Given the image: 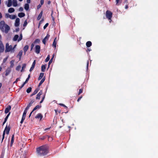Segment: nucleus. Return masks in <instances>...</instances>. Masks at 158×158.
I'll use <instances>...</instances> for the list:
<instances>
[{
  "label": "nucleus",
  "mask_w": 158,
  "mask_h": 158,
  "mask_svg": "<svg viewBox=\"0 0 158 158\" xmlns=\"http://www.w3.org/2000/svg\"><path fill=\"white\" fill-rule=\"evenodd\" d=\"M49 150L48 147L43 145L36 148V152L38 156H44L48 154Z\"/></svg>",
  "instance_id": "nucleus-1"
},
{
  "label": "nucleus",
  "mask_w": 158,
  "mask_h": 158,
  "mask_svg": "<svg viewBox=\"0 0 158 158\" xmlns=\"http://www.w3.org/2000/svg\"><path fill=\"white\" fill-rule=\"evenodd\" d=\"M10 26L6 24L3 20L0 22V30L2 32H4L5 33L7 34L10 30Z\"/></svg>",
  "instance_id": "nucleus-2"
},
{
  "label": "nucleus",
  "mask_w": 158,
  "mask_h": 158,
  "mask_svg": "<svg viewBox=\"0 0 158 158\" xmlns=\"http://www.w3.org/2000/svg\"><path fill=\"white\" fill-rule=\"evenodd\" d=\"M10 130V127L9 126L7 127V125H6L3 132L2 142L4 138V136L5 134V132H6V134L8 135L9 134Z\"/></svg>",
  "instance_id": "nucleus-3"
},
{
  "label": "nucleus",
  "mask_w": 158,
  "mask_h": 158,
  "mask_svg": "<svg viewBox=\"0 0 158 158\" xmlns=\"http://www.w3.org/2000/svg\"><path fill=\"white\" fill-rule=\"evenodd\" d=\"M13 51L12 46L11 45L9 46L8 43H6V45L5 52H8L11 51V52H12Z\"/></svg>",
  "instance_id": "nucleus-4"
},
{
  "label": "nucleus",
  "mask_w": 158,
  "mask_h": 158,
  "mask_svg": "<svg viewBox=\"0 0 158 158\" xmlns=\"http://www.w3.org/2000/svg\"><path fill=\"white\" fill-rule=\"evenodd\" d=\"M112 13L110 10H107L106 12V18L109 20L111 21L112 17Z\"/></svg>",
  "instance_id": "nucleus-5"
},
{
  "label": "nucleus",
  "mask_w": 158,
  "mask_h": 158,
  "mask_svg": "<svg viewBox=\"0 0 158 158\" xmlns=\"http://www.w3.org/2000/svg\"><path fill=\"white\" fill-rule=\"evenodd\" d=\"M2 36L0 34V52H3L4 50V47L3 44L1 40Z\"/></svg>",
  "instance_id": "nucleus-6"
},
{
  "label": "nucleus",
  "mask_w": 158,
  "mask_h": 158,
  "mask_svg": "<svg viewBox=\"0 0 158 158\" xmlns=\"http://www.w3.org/2000/svg\"><path fill=\"white\" fill-rule=\"evenodd\" d=\"M40 47L39 45H37L35 47V52L37 54H39L40 52Z\"/></svg>",
  "instance_id": "nucleus-7"
},
{
  "label": "nucleus",
  "mask_w": 158,
  "mask_h": 158,
  "mask_svg": "<svg viewBox=\"0 0 158 158\" xmlns=\"http://www.w3.org/2000/svg\"><path fill=\"white\" fill-rule=\"evenodd\" d=\"M49 37H50V35L48 34H47V35L43 40L42 42L44 44H46V41H47L48 40Z\"/></svg>",
  "instance_id": "nucleus-8"
},
{
  "label": "nucleus",
  "mask_w": 158,
  "mask_h": 158,
  "mask_svg": "<svg viewBox=\"0 0 158 158\" xmlns=\"http://www.w3.org/2000/svg\"><path fill=\"white\" fill-rule=\"evenodd\" d=\"M20 19L19 18H17L15 20V27H17L19 25Z\"/></svg>",
  "instance_id": "nucleus-9"
},
{
  "label": "nucleus",
  "mask_w": 158,
  "mask_h": 158,
  "mask_svg": "<svg viewBox=\"0 0 158 158\" xmlns=\"http://www.w3.org/2000/svg\"><path fill=\"white\" fill-rule=\"evenodd\" d=\"M11 109V106L9 105L5 109V114H7L8 112H9L10 110Z\"/></svg>",
  "instance_id": "nucleus-10"
},
{
  "label": "nucleus",
  "mask_w": 158,
  "mask_h": 158,
  "mask_svg": "<svg viewBox=\"0 0 158 158\" xmlns=\"http://www.w3.org/2000/svg\"><path fill=\"white\" fill-rule=\"evenodd\" d=\"M35 118H40V120H41L43 118V116L41 113H39L36 115Z\"/></svg>",
  "instance_id": "nucleus-11"
},
{
  "label": "nucleus",
  "mask_w": 158,
  "mask_h": 158,
  "mask_svg": "<svg viewBox=\"0 0 158 158\" xmlns=\"http://www.w3.org/2000/svg\"><path fill=\"white\" fill-rule=\"evenodd\" d=\"M43 94V92L41 90L39 92V93L37 94V96L36 97V99H40V96L41 95Z\"/></svg>",
  "instance_id": "nucleus-12"
},
{
  "label": "nucleus",
  "mask_w": 158,
  "mask_h": 158,
  "mask_svg": "<svg viewBox=\"0 0 158 158\" xmlns=\"http://www.w3.org/2000/svg\"><path fill=\"white\" fill-rule=\"evenodd\" d=\"M11 69L10 68H8L5 71V76H8L9 75V74L11 72Z\"/></svg>",
  "instance_id": "nucleus-13"
},
{
  "label": "nucleus",
  "mask_w": 158,
  "mask_h": 158,
  "mask_svg": "<svg viewBox=\"0 0 158 158\" xmlns=\"http://www.w3.org/2000/svg\"><path fill=\"white\" fill-rule=\"evenodd\" d=\"M23 52L22 50H20L19 52L18 55H17V57H19V60H20L21 57L22 55V54H23Z\"/></svg>",
  "instance_id": "nucleus-14"
},
{
  "label": "nucleus",
  "mask_w": 158,
  "mask_h": 158,
  "mask_svg": "<svg viewBox=\"0 0 158 158\" xmlns=\"http://www.w3.org/2000/svg\"><path fill=\"white\" fill-rule=\"evenodd\" d=\"M39 88H37L33 92V93L31 94V96H32L34 95H35L36 94L38 91L39 90Z\"/></svg>",
  "instance_id": "nucleus-15"
},
{
  "label": "nucleus",
  "mask_w": 158,
  "mask_h": 158,
  "mask_svg": "<svg viewBox=\"0 0 158 158\" xmlns=\"http://www.w3.org/2000/svg\"><path fill=\"white\" fill-rule=\"evenodd\" d=\"M92 42L90 41H87L86 44V46L87 47H90L92 45Z\"/></svg>",
  "instance_id": "nucleus-16"
},
{
  "label": "nucleus",
  "mask_w": 158,
  "mask_h": 158,
  "mask_svg": "<svg viewBox=\"0 0 158 158\" xmlns=\"http://www.w3.org/2000/svg\"><path fill=\"white\" fill-rule=\"evenodd\" d=\"M42 14H43V12H42V11H41L40 12V13L38 15L37 17V20H40V19H41V18L42 16Z\"/></svg>",
  "instance_id": "nucleus-17"
},
{
  "label": "nucleus",
  "mask_w": 158,
  "mask_h": 158,
  "mask_svg": "<svg viewBox=\"0 0 158 158\" xmlns=\"http://www.w3.org/2000/svg\"><path fill=\"white\" fill-rule=\"evenodd\" d=\"M18 16L20 18H22L25 16V14L23 12H20L19 13Z\"/></svg>",
  "instance_id": "nucleus-18"
},
{
  "label": "nucleus",
  "mask_w": 158,
  "mask_h": 158,
  "mask_svg": "<svg viewBox=\"0 0 158 158\" xmlns=\"http://www.w3.org/2000/svg\"><path fill=\"white\" fill-rule=\"evenodd\" d=\"M46 65H42L41 66V71L44 72L45 71Z\"/></svg>",
  "instance_id": "nucleus-19"
},
{
  "label": "nucleus",
  "mask_w": 158,
  "mask_h": 158,
  "mask_svg": "<svg viewBox=\"0 0 158 158\" xmlns=\"http://www.w3.org/2000/svg\"><path fill=\"white\" fill-rule=\"evenodd\" d=\"M45 80V77H44L42 79V80L40 81V83H39V84L38 85V87H40V86L44 82Z\"/></svg>",
  "instance_id": "nucleus-20"
},
{
  "label": "nucleus",
  "mask_w": 158,
  "mask_h": 158,
  "mask_svg": "<svg viewBox=\"0 0 158 158\" xmlns=\"http://www.w3.org/2000/svg\"><path fill=\"white\" fill-rule=\"evenodd\" d=\"M14 134H13L11 137V143H10V146H12L14 142Z\"/></svg>",
  "instance_id": "nucleus-21"
},
{
  "label": "nucleus",
  "mask_w": 158,
  "mask_h": 158,
  "mask_svg": "<svg viewBox=\"0 0 158 158\" xmlns=\"http://www.w3.org/2000/svg\"><path fill=\"white\" fill-rule=\"evenodd\" d=\"M12 5V2L11 0H8V3L7 4V6L8 7H10Z\"/></svg>",
  "instance_id": "nucleus-22"
},
{
  "label": "nucleus",
  "mask_w": 158,
  "mask_h": 158,
  "mask_svg": "<svg viewBox=\"0 0 158 158\" xmlns=\"http://www.w3.org/2000/svg\"><path fill=\"white\" fill-rule=\"evenodd\" d=\"M28 47H29L27 45H26L24 47L23 50L24 52H26L27 51L28 49Z\"/></svg>",
  "instance_id": "nucleus-23"
},
{
  "label": "nucleus",
  "mask_w": 158,
  "mask_h": 158,
  "mask_svg": "<svg viewBox=\"0 0 158 158\" xmlns=\"http://www.w3.org/2000/svg\"><path fill=\"white\" fill-rule=\"evenodd\" d=\"M56 38L53 42V44H52V46L54 47L55 48H56Z\"/></svg>",
  "instance_id": "nucleus-24"
},
{
  "label": "nucleus",
  "mask_w": 158,
  "mask_h": 158,
  "mask_svg": "<svg viewBox=\"0 0 158 158\" xmlns=\"http://www.w3.org/2000/svg\"><path fill=\"white\" fill-rule=\"evenodd\" d=\"M24 9H25L27 10L29 9V5L28 3H26L24 5Z\"/></svg>",
  "instance_id": "nucleus-25"
},
{
  "label": "nucleus",
  "mask_w": 158,
  "mask_h": 158,
  "mask_svg": "<svg viewBox=\"0 0 158 158\" xmlns=\"http://www.w3.org/2000/svg\"><path fill=\"white\" fill-rule=\"evenodd\" d=\"M44 75V73H41L40 74V76L38 78V80H41L43 77Z\"/></svg>",
  "instance_id": "nucleus-26"
},
{
  "label": "nucleus",
  "mask_w": 158,
  "mask_h": 158,
  "mask_svg": "<svg viewBox=\"0 0 158 158\" xmlns=\"http://www.w3.org/2000/svg\"><path fill=\"white\" fill-rule=\"evenodd\" d=\"M41 107V106H40L39 105H37L35 107L34 109H33L32 112H33L34 111L36 110L37 109H39Z\"/></svg>",
  "instance_id": "nucleus-27"
},
{
  "label": "nucleus",
  "mask_w": 158,
  "mask_h": 158,
  "mask_svg": "<svg viewBox=\"0 0 158 158\" xmlns=\"http://www.w3.org/2000/svg\"><path fill=\"white\" fill-rule=\"evenodd\" d=\"M15 11V9L14 8H10L8 10V12L10 13H12Z\"/></svg>",
  "instance_id": "nucleus-28"
},
{
  "label": "nucleus",
  "mask_w": 158,
  "mask_h": 158,
  "mask_svg": "<svg viewBox=\"0 0 158 158\" xmlns=\"http://www.w3.org/2000/svg\"><path fill=\"white\" fill-rule=\"evenodd\" d=\"M13 5L14 6H16L17 5V3L16 0H13Z\"/></svg>",
  "instance_id": "nucleus-29"
},
{
  "label": "nucleus",
  "mask_w": 158,
  "mask_h": 158,
  "mask_svg": "<svg viewBox=\"0 0 158 158\" xmlns=\"http://www.w3.org/2000/svg\"><path fill=\"white\" fill-rule=\"evenodd\" d=\"M19 37V35H16L14 36L13 38V40L16 41Z\"/></svg>",
  "instance_id": "nucleus-30"
},
{
  "label": "nucleus",
  "mask_w": 158,
  "mask_h": 158,
  "mask_svg": "<svg viewBox=\"0 0 158 158\" xmlns=\"http://www.w3.org/2000/svg\"><path fill=\"white\" fill-rule=\"evenodd\" d=\"M31 87H29L27 89L26 92L27 93H29L31 91Z\"/></svg>",
  "instance_id": "nucleus-31"
},
{
  "label": "nucleus",
  "mask_w": 158,
  "mask_h": 158,
  "mask_svg": "<svg viewBox=\"0 0 158 158\" xmlns=\"http://www.w3.org/2000/svg\"><path fill=\"white\" fill-rule=\"evenodd\" d=\"M26 64H23L22 69L21 70V72H22L23 71V69L26 68Z\"/></svg>",
  "instance_id": "nucleus-32"
},
{
  "label": "nucleus",
  "mask_w": 158,
  "mask_h": 158,
  "mask_svg": "<svg viewBox=\"0 0 158 158\" xmlns=\"http://www.w3.org/2000/svg\"><path fill=\"white\" fill-rule=\"evenodd\" d=\"M16 18V16L15 15H10V18L11 19H14Z\"/></svg>",
  "instance_id": "nucleus-33"
},
{
  "label": "nucleus",
  "mask_w": 158,
  "mask_h": 158,
  "mask_svg": "<svg viewBox=\"0 0 158 158\" xmlns=\"http://www.w3.org/2000/svg\"><path fill=\"white\" fill-rule=\"evenodd\" d=\"M50 55H48V56L45 59V62H47L48 61L50 60Z\"/></svg>",
  "instance_id": "nucleus-34"
},
{
  "label": "nucleus",
  "mask_w": 158,
  "mask_h": 158,
  "mask_svg": "<svg viewBox=\"0 0 158 158\" xmlns=\"http://www.w3.org/2000/svg\"><path fill=\"white\" fill-rule=\"evenodd\" d=\"M34 102L35 101L34 100H32L28 105L30 106H31Z\"/></svg>",
  "instance_id": "nucleus-35"
},
{
  "label": "nucleus",
  "mask_w": 158,
  "mask_h": 158,
  "mask_svg": "<svg viewBox=\"0 0 158 158\" xmlns=\"http://www.w3.org/2000/svg\"><path fill=\"white\" fill-rule=\"evenodd\" d=\"M35 67V65L32 64L31 68H30V69L29 71L30 72L32 71L33 70Z\"/></svg>",
  "instance_id": "nucleus-36"
},
{
  "label": "nucleus",
  "mask_w": 158,
  "mask_h": 158,
  "mask_svg": "<svg viewBox=\"0 0 158 158\" xmlns=\"http://www.w3.org/2000/svg\"><path fill=\"white\" fill-rule=\"evenodd\" d=\"M53 58V56H52V58L48 62V67H49L50 64L52 62Z\"/></svg>",
  "instance_id": "nucleus-37"
},
{
  "label": "nucleus",
  "mask_w": 158,
  "mask_h": 158,
  "mask_svg": "<svg viewBox=\"0 0 158 158\" xmlns=\"http://www.w3.org/2000/svg\"><path fill=\"white\" fill-rule=\"evenodd\" d=\"M21 68V66L20 65L18 66L16 68V70L17 71H19Z\"/></svg>",
  "instance_id": "nucleus-38"
},
{
  "label": "nucleus",
  "mask_w": 158,
  "mask_h": 158,
  "mask_svg": "<svg viewBox=\"0 0 158 158\" xmlns=\"http://www.w3.org/2000/svg\"><path fill=\"white\" fill-rule=\"evenodd\" d=\"M14 61H13V60H11L10 62V63L11 64V65H10L11 67H13V66L14 65Z\"/></svg>",
  "instance_id": "nucleus-39"
},
{
  "label": "nucleus",
  "mask_w": 158,
  "mask_h": 158,
  "mask_svg": "<svg viewBox=\"0 0 158 158\" xmlns=\"http://www.w3.org/2000/svg\"><path fill=\"white\" fill-rule=\"evenodd\" d=\"M40 42V40L39 39H36L35 40L34 42V43H39Z\"/></svg>",
  "instance_id": "nucleus-40"
},
{
  "label": "nucleus",
  "mask_w": 158,
  "mask_h": 158,
  "mask_svg": "<svg viewBox=\"0 0 158 158\" xmlns=\"http://www.w3.org/2000/svg\"><path fill=\"white\" fill-rule=\"evenodd\" d=\"M44 21V19H42L39 22V26H38V28L40 27V24H41V23H42V22Z\"/></svg>",
  "instance_id": "nucleus-41"
},
{
  "label": "nucleus",
  "mask_w": 158,
  "mask_h": 158,
  "mask_svg": "<svg viewBox=\"0 0 158 158\" xmlns=\"http://www.w3.org/2000/svg\"><path fill=\"white\" fill-rule=\"evenodd\" d=\"M27 20H26L24 21V23H23V27L26 26L27 25Z\"/></svg>",
  "instance_id": "nucleus-42"
},
{
  "label": "nucleus",
  "mask_w": 158,
  "mask_h": 158,
  "mask_svg": "<svg viewBox=\"0 0 158 158\" xmlns=\"http://www.w3.org/2000/svg\"><path fill=\"white\" fill-rule=\"evenodd\" d=\"M27 112L26 111H24L23 113V116L26 117V114L27 113Z\"/></svg>",
  "instance_id": "nucleus-43"
},
{
  "label": "nucleus",
  "mask_w": 158,
  "mask_h": 158,
  "mask_svg": "<svg viewBox=\"0 0 158 158\" xmlns=\"http://www.w3.org/2000/svg\"><path fill=\"white\" fill-rule=\"evenodd\" d=\"M59 105L61 106H62L64 107H65L67 109H68V107H67L66 106H65L64 104H61V103H60V104H59Z\"/></svg>",
  "instance_id": "nucleus-44"
},
{
  "label": "nucleus",
  "mask_w": 158,
  "mask_h": 158,
  "mask_svg": "<svg viewBox=\"0 0 158 158\" xmlns=\"http://www.w3.org/2000/svg\"><path fill=\"white\" fill-rule=\"evenodd\" d=\"M83 92V90L82 89H80L79 90V92L78 94V95H79L80 94H81V93H82Z\"/></svg>",
  "instance_id": "nucleus-45"
},
{
  "label": "nucleus",
  "mask_w": 158,
  "mask_h": 158,
  "mask_svg": "<svg viewBox=\"0 0 158 158\" xmlns=\"http://www.w3.org/2000/svg\"><path fill=\"white\" fill-rule=\"evenodd\" d=\"M48 23H46L45 24V25L44 26V29H45L48 26Z\"/></svg>",
  "instance_id": "nucleus-46"
},
{
  "label": "nucleus",
  "mask_w": 158,
  "mask_h": 158,
  "mask_svg": "<svg viewBox=\"0 0 158 158\" xmlns=\"http://www.w3.org/2000/svg\"><path fill=\"white\" fill-rule=\"evenodd\" d=\"M30 106L29 105H27V106L26 107V108L25 109V110H24V111H26L27 112V110H28V109H29V107H30Z\"/></svg>",
  "instance_id": "nucleus-47"
},
{
  "label": "nucleus",
  "mask_w": 158,
  "mask_h": 158,
  "mask_svg": "<svg viewBox=\"0 0 158 158\" xmlns=\"http://www.w3.org/2000/svg\"><path fill=\"white\" fill-rule=\"evenodd\" d=\"M22 39V34H21L20 35L19 37V39L18 40V41H19L20 40H21Z\"/></svg>",
  "instance_id": "nucleus-48"
},
{
  "label": "nucleus",
  "mask_w": 158,
  "mask_h": 158,
  "mask_svg": "<svg viewBox=\"0 0 158 158\" xmlns=\"http://www.w3.org/2000/svg\"><path fill=\"white\" fill-rule=\"evenodd\" d=\"M10 15L8 14H6L5 15V17L6 18H10Z\"/></svg>",
  "instance_id": "nucleus-49"
},
{
  "label": "nucleus",
  "mask_w": 158,
  "mask_h": 158,
  "mask_svg": "<svg viewBox=\"0 0 158 158\" xmlns=\"http://www.w3.org/2000/svg\"><path fill=\"white\" fill-rule=\"evenodd\" d=\"M19 80H20L19 79V78H17L15 81L14 82V83H16Z\"/></svg>",
  "instance_id": "nucleus-50"
},
{
  "label": "nucleus",
  "mask_w": 158,
  "mask_h": 158,
  "mask_svg": "<svg viewBox=\"0 0 158 158\" xmlns=\"http://www.w3.org/2000/svg\"><path fill=\"white\" fill-rule=\"evenodd\" d=\"M34 44H32L31 45V50L33 47H34Z\"/></svg>",
  "instance_id": "nucleus-51"
},
{
  "label": "nucleus",
  "mask_w": 158,
  "mask_h": 158,
  "mask_svg": "<svg viewBox=\"0 0 158 158\" xmlns=\"http://www.w3.org/2000/svg\"><path fill=\"white\" fill-rule=\"evenodd\" d=\"M42 5H40V4H39V5L37 6V9H39L41 7V6H42Z\"/></svg>",
  "instance_id": "nucleus-52"
},
{
  "label": "nucleus",
  "mask_w": 158,
  "mask_h": 158,
  "mask_svg": "<svg viewBox=\"0 0 158 158\" xmlns=\"http://www.w3.org/2000/svg\"><path fill=\"white\" fill-rule=\"evenodd\" d=\"M7 57H6V58H5L3 60V63H5V62L6 61V60H7Z\"/></svg>",
  "instance_id": "nucleus-53"
},
{
  "label": "nucleus",
  "mask_w": 158,
  "mask_h": 158,
  "mask_svg": "<svg viewBox=\"0 0 158 158\" xmlns=\"http://www.w3.org/2000/svg\"><path fill=\"white\" fill-rule=\"evenodd\" d=\"M4 156V154L2 152V153L1 155H0V157L3 158Z\"/></svg>",
  "instance_id": "nucleus-54"
},
{
  "label": "nucleus",
  "mask_w": 158,
  "mask_h": 158,
  "mask_svg": "<svg viewBox=\"0 0 158 158\" xmlns=\"http://www.w3.org/2000/svg\"><path fill=\"white\" fill-rule=\"evenodd\" d=\"M122 0H116L117 4L119 3V2L121 3Z\"/></svg>",
  "instance_id": "nucleus-55"
},
{
  "label": "nucleus",
  "mask_w": 158,
  "mask_h": 158,
  "mask_svg": "<svg viewBox=\"0 0 158 158\" xmlns=\"http://www.w3.org/2000/svg\"><path fill=\"white\" fill-rule=\"evenodd\" d=\"M82 96H81V97H80L77 99V102H79L80 100L82 98Z\"/></svg>",
  "instance_id": "nucleus-56"
},
{
  "label": "nucleus",
  "mask_w": 158,
  "mask_h": 158,
  "mask_svg": "<svg viewBox=\"0 0 158 158\" xmlns=\"http://www.w3.org/2000/svg\"><path fill=\"white\" fill-rule=\"evenodd\" d=\"M26 83H25L24 82L23 83V84L21 86V87H20V89H21L22 87H23L24 86V85L26 84Z\"/></svg>",
  "instance_id": "nucleus-57"
},
{
  "label": "nucleus",
  "mask_w": 158,
  "mask_h": 158,
  "mask_svg": "<svg viewBox=\"0 0 158 158\" xmlns=\"http://www.w3.org/2000/svg\"><path fill=\"white\" fill-rule=\"evenodd\" d=\"M44 3V0H40V4L41 5H42Z\"/></svg>",
  "instance_id": "nucleus-58"
},
{
  "label": "nucleus",
  "mask_w": 158,
  "mask_h": 158,
  "mask_svg": "<svg viewBox=\"0 0 158 158\" xmlns=\"http://www.w3.org/2000/svg\"><path fill=\"white\" fill-rule=\"evenodd\" d=\"M29 79L28 78H27L25 81L24 82L25 83H27V82H28V81H29Z\"/></svg>",
  "instance_id": "nucleus-59"
},
{
  "label": "nucleus",
  "mask_w": 158,
  "mask_h": 158,
  "mask_svg": "<svg viewBox=\"0 0 158 158\" xmlns=\"http://www.w3.org/2000/svg\"><path fill=\"white\" fill-rule=\"evenodd\" d=\"M23 10V8L22 7H20L19 8V10L20 11H22Z\"/></svg>",
  "instance_id": "nucleus-60"
},
{
  "label": "nucleus",
  "mask_w": 158,
  "mask_h": 158,
  "mask_svg": "<svg viewBox=\"0 0 158 158\" xmlns=\"http://www.w3.org/2000/svg\"><path fill=\"white\" fill-rule=\"evenodd\" d=\"M19 28H16V29L15 30V31L16 32H17L19 31Z\"/></svg>",
  "instance_id": "nucleus-61"
},
{
  "label": "nucleus",
  "mask_w": 158,
  "mask_h": 158,
  "mask_svg": "<svg viewBox=\"0 0 158 158\" xmlns=\"http://www.w3.org/2000/svg\"><path fill=\"white\" fill-rule=\"evenodd\" d=\"M45 137L44 136H43L41 138H40V139L41 140H44L45 139Z\"/></svg>",
  "instance_id": "nucleus-62"
},
{
  "label": "nucleus",
  "mask_w": 158,
  "mask_h": 158,
  "mask_svg": "<svg viewBox=\"0 0 158 158\" xmlns=\"http://www.w3.org/2000/svg\"><path fill=\"white\" fill-rule=\"evenodd\" d=\"M35 63H36V61L35 60L33 62L32 64L35 65Z\"/></svg>",
  "instance_id": "nucleus-63"
},
{
  "label": "nucleus",
  "mask_w": 158,
  "mask_h": 158,
  "mask_svg": "<svg viewBox=\"0 0 158 158\" xmlns=\"http://www.w3.org/2000/svg\"><path fill=\"white\" fill-rule=\"evenodd\" d=\"M35 63H36V61L35 60L33 62L32 64L35 65Z\"/></svg>",
  "instance_id": "nucleus-64"
}]
</instances>
